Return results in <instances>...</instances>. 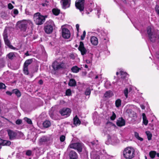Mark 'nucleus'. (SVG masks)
I'll return each instance as SVG.
<instances>
[{
  "mask_svg": "<svg viewBox=\"0 0 159 159\" xmlns=\"http://www.w3.org/2000/svg\"><path fill=\"white\" fill-rule=\"evenodd\" d=\"M147 33L149 39L150 41L152 43L155 42L157 37L159 39V31H152L151 28L150 26H148L147 28Z\"/></svg>",
  "mask_w": 159,
  "mask_h": 159,
  "instance_id": "f257e3e1",
  "label": "nucleus"
},
{
  "mask_svg": "<svg viewBox=\"0 0 159 159\" xmlns=\"http://www.w3.org/2000/svg\"><path fill=\"white\" fill-rule=\"evenodd\" d=\"M48 17L47 15H42L39 12L35 13L34 15V20L35 23L38 25L43 24L45 22L46 18Z\"/></svg>",
  "mask_w": 159,
  "mask_h": 159,
  "instance_id": "f03ea898",
  "label": "nucleus"
},
{
  "mask_svg": "<svg viewBox=\"0 0 159 159\" xmlns=\"http://www.w3.org/2000/svg\"><path fill=\"white\" fill-rule=\"evenodd\" d=\"M123 155L126 159H132L135 155V150L132 147H128L124 149Z\"/></svg>",
  "mask_w": 159,
  "mask_h": 159,
  "instance_id": "7ed1b4c3",
  "label": "nucleus"
},
{
  "mask_svg": "<svg viewBox=\"0 0 159 159\" xmlns=\"http://www.w3.org/2000/svg\"><path fill=\"white\" fill-rule=\"evenodd\" d=\"M69 148H73L77 150L80 154H81L83 151L84 150V152L86 151L84 145L82 143L78 142L70 144L68 146V149Z\"/></svg>",
  "mask_w": 159,
  "mask_h": 159,
  "instance_id": "20e7f679",
  "label": "nucleus"
},
{
  "mask_svg": "<svg viewBox=\"0 0 159 159\" xmlns=\"http://www.w3.org/2000/svg\"><path fill=\"white\" fill-rule=\"evenodd\" d=\"M52 138L50 136H43L39 139V144L40 146H48L52 143Z\"/></svg>",
  "mask_w": 159,
  "mask_h": 159,
  "instance_id": "39448f33",
  "label": "nucleus"
},
{
  "mask_svg": "<svg viewBox=\"0 0 159 159\" xmlns=\"http://www.w3.org/2000/svg\"><path fill=\"white\" fill-rule=\"evenodd\" d=\"M54 26L53 22L51 20H49L45 23L44 26V30L45 32L47 34L51 33L53 30V27Z\"/></svg>",
  "mask_w": 159,
  "mask_h": 159,
  "instance_id": "423d86ee",
  "label": "nucleus"
},
{
  "mask_svg": "<svg viewBox=\"0 0 159 159\" xmlns=\"http://www.w3.org/2000/svg\"><path fill=\"white\" fill-rule=\"evenodd\" d=\"M107 141L106 142V143L107 145L110 144H114L115 143H118L119 140L117 139V138L115 135L111 136L109 134L107 135Z\"/></svg>",
  "mask_w": 159,
  "mask_h": 159,
  "instance_id": "0eeeda50",
  "label": "nucleus"
},
{
  "mask_svg": "<svg viewBox=\"0 0 159 159\" xmlns=\"http://www.w3.org/2000/svg\"><path fill=\"white\" fill-rule=\"evenodd\" d=\"M33 62V59H29L26 60L25 62L23 68V71L24 74L25 75H28L29 72L28 69V66L30 64Z\"/></svg>",
  "mask_w": 159,
  "mask_h": 159,
  "instance_id": "6e6552de",
  "label": "nucleus"
},
{
  "mask_svg": "<svg viewBox=\"0 0 159 159\" xmlns=\"http://www.w3.org/2000/svg\"><path fill=\"white\" fill-rule=\"evenodd\" d=\"M52 66L54 70H57L60 69H65L66 68V66L63 61L56 64L55 62L53 63Z\"/></svg>",
  "mask_w": 159,
  "mask_h": 159,
  "instance_id": "1a4fd4ad",
  "label": "nucleus"
},
{
  "mask_svg": "<svg viewBox=\"0 0 159 159\" xmlns=\"http://www.w3.org/2000/svg\"><path fill=\"white\" fill-rule=\"evenodd\" d=\"M84 2L85 0H76L75 1V7L81 12L83 11L84 10Z\"/></svg>",
  "mask_w": 159,
  "mask_h": 159,
  "instance_id": "9d476101",
  "label": "nucleus"
},
{
  "mask_svg": "<svg viewBox=\"0 0 159 159\" xmlns=\"http://www.w3.org/2000/svg\"><path fill=\"white\" fill-rule=\"evenodd\" d=\"M9 139L11 140H14L17 139V133L12 130L9 129L7 130Z\"/></svg>",
  "mask_w": 159,
  "mask_h": 159,
  "instance_id": "9b49d317",
  "label": "nucleus"
},
{
  "mask_svg": "<svg viewBox=\"0 0 159 159\" xmlns=\"http://www.w3.org/2000/svg\"><path fill=\"white\" fill-rule=\"evenodd\" d=\"M71 110L68 108H64L59 111V113L62 116H69L71 112Z\"/></svg>",
  "mask_w": 159,
  "mask_h": 159,
  "instance_id": "f8f14e48",
  "label": "nucleus"
},
{
  "mask_svg": "<svg viewBox=\"0 0 159 159\" xmlns=\"http://www.w3.org/2000/svg\"><path fill=\"white\" fill-rule=\"evenodd\" d=\"M78 49L81 52V54L83 56L85 55L88 51V50H87L85 48L84 43L82 41H80V45Z\"/></svg>",
  "mask_w": 159,
  "mask_h": 159,
  "instance_id": "ddd939ff",
  "label": "nucleus"
},
{
  "mask_svg": "<svg viewBox=\"0 0 159 159\" xmlns=\"http://www.w3.org/2000/svg\"><path fill=\"white\" fill-rule=\"evenodd\" d=\"M17 25L18 28L23 32H25L27 28V23L25 22H18Z\"/></svg>",
  "mask_w": 159,
  "mask_h": 159,
  "instance_id": "4468645a",
  "label": "nucleus"
},
{
  "mask_svg": "<svg viewBox=\"0 0 159 159\" xmlns=\"http://www.w3.org/2000/svg\"><path fill=\"white\" fill-rule=\"evenodd\" d=\"M62 8L66 9L70 7V0H61V1Z\"/></svg>",
  "mask_w": 159,
  "mask_h": 159,
  "instance_id": "2eb2a0df",
  "label": "nucleus"
},
{
  "mask_svg": "<svg viewBox=\"0 0 159 159\" xmlns=\"http://www.w3.org/2000/svg\"><path fill=\"white\" fill-rule=\"evenodd\" d=\"M62 37L65 39H68L70 37V33L68 29L64 28L62 31Z\"/></svg>",
  "mask_w": 159,
  "mask_h": 159,
  "instance_id": "dca6fc26",
  "label": "nucleus"
},
{
  "mask_svg": "<svg viewBox=\"0 0 159 159\" xmlns=\"http://www.w3.org/2000/svg\"><path fill=\"white\" fill-rule=\"evenodd\" d=\"M69 159H77L78 154L74 150L70 151L69 154Z\"/></svg>",
  "mask_w": 159,
  "mask_h": 159,
  "instance_id": "f3484780",
  "label": "nucleus"
},
{
  "mask_svg": "<svg viewBox=\"0 0 159 159\" xmlns=\"http://www.w3.org/2000/svg\"><path fill=\"white\" fill-rule=\"evenodd\" d=\"M125 121L122 118H119L117 120L116 125L118 126H122L125 125Z\"/></svg>",
  "mask_w": 159,
  "mask_h": 159,
  "instance_id": "a211bd4d",
  "label": "nucleus"
},
{
  "mask_svg": "<svg viewBox=\"0 0 159 159\" xmlns=\"http://www.w3.org/2000/svg\"><path fill=\"white\" fill-rule=\"evenodd\" d=\"M120 73L121 75L120 78L123 80H126L128 78V75L127 73L124 71H121Z\"/></svg>",
  "mask_w": 159,
  "mask_h": 159,
  "instance_id": "6ab92c4d",
  "label": "nucleus"
},
{
  "mask_svg": "<svg viewBox=\"0 0 159 159\" xmlns=\"http://www.w3.org/2000/svg\"><path fill=\"white\" fill-rule=\"evenodd\" d=\"M81 122L77 116H76L73 118V124L76 126L80 125Z\"/></svg>",
  "mask_w": 159,
  "mask_h": 159,
  "instance_id": "aec40b11",
  "label": "nucleus"
},
{
  "mask_svg": "<svg viewBox=\"0 0 159 159\" xmlns=\"http://www.w3.org/2000/svg\"><path fill=\"white\" fill-rule=\"evenodd\" d=\"M90 41L92 44L94 45H97L98 43L97 38L95 36H92L91 38Z\"/></svg>",
  "mask_w": 159,
  "mask_h": 159,
  "instance_id": "412c9836",
  "label": "nucleus"
},
{
  "mask_svg": "<svg viewBox=\"0 0 159 159\" xmlns=\"http://www.w3.org/2000/svg\"><path fill=\"white\" fill-rule=\"evenodd\" d=\"M68 84L70 87H75L76 85V82L74 79H71L70 80Z\"/></svg>",
  "mask_w": 159,
  "mask_h": 159,
  "instance_id": "4be33fe9",
  "label": "nucleus"
},
{
  "mask_svg": "<svg viewBox=\"0 0 159 159\" xmlns=\"http://www.w3.org/2000/svg\"><path fill=\"white\" fill-rule=\"evenodd\" d=\"M81 69L80 68H79L76 66L72 67L71 69L72 72L75 73H77Z\"/></svg>",
  "mask_w": 159,
  "mask_h": 159,
  "instance_id": "5701e85b",
  "label": "nucleus"
},
{
  "mask_svg": "<svg viewBox=\"0 0 159 159\" xmlns=\"http://www.w3.org/2000/svg\"><path fill=\"white\" fill-rule=\"evenodd\" d=\"M13 93L15 94L19 98L21 96V93L20 91L17 89H15L12 90Z\"/></svg>",
  "mask_w": 159,
  "mask_h": 159,
  "instance_id": "b1692460",
  "label": "nucleus"
},
{
  "mask_svg": "<svg viewBox=\"0 0 159 159\" xmlns=\"http://www.w3.org/2000/svg\"><path fill=\"white\" fill-rule=\"evenodd\" d=\"M43 125L44 128H47L50 126L51 123L49 121L46 120L43 123Z\"/></svg>",
  "mask_w": 159,
  "mask_h": 159,
  "instance_id": "393cba45",
  "label": "nucleus"
},
{
  "mask_svg": "<svg viewBox=\"0 0 159 159\" xmlns=\"http://www.w3.org/2000/svg\"><path fill=\"white\" fill-rule=\"evenodd\" d=\"M52 12L54 15L57 16L60 14V10L57 8H54L52 10Z\"/></svg>",
  "mask_w": 159,
  "mask_h": 159,
  "instance_id": "a878e982",
  "label": "nucleus"
},
{
  "mask_svg": "<svg viewBox=\"0 0 159 159\" xmlns=\"http://www.w3.org/2000/svg\"><path fill=\"white\" fill-rule=\"evenodd\" d=\"M143 123L145 125H147L148 123V120L147 119V117L145 113L142 114Z\"/></svg>",
  "mask_w": 159,
  "mask_h": 159,
  "instance_id": "bb28decb",
  "label": "nucleus"
},
{
  "mask_svg": "<svg viewBox=\"0 0 159 159\" xmlns=\"http://www.w3.org/2000/svg\"><path fill=\"white\" fill-rule=\"evenodd\" d=\"M49 114L50 117L53 119H55L56 116V114L55 111H49Z\"/></svg>",
  "mask_w": 159,
  "mask_h": 159,
  "instance_id": "cd10ccee",
  "label": "nucleus"
},
{
  "mask_svg": "<svg viewBox=\"0 0 159 159\" xmlns=\"http://www.w3.org/2000/svg\"><path fill=\"white\" fill-rule=\"evenodd\" d=\"M5 43L6 45L10 48H12L13 47L11 45V43L8 39H4Z\"/></svg>",
  "mask_w": 159,
  "mask_h": 159,
  "instance_id": "c85d7f7f",
  "label": "nucleus"
},
{
  "mask_svg": "<svg viewBox=\"0 0 159 159\" xmlns=\"http://www.w3.org/2000/svg\"><path fill=\"white\" fill-rule=\"evenodd\" d=\"M156 152L155 151H151L149 153V155L150 157L153 159L155 158V156L156 155Z\"/></svg>",
  "mask_w": 159,
  "mask_h": 159,
  "instance_id": "c756f323",
  "label": "nucleus"
},
{
  "mask_svg": "<svg viewBox=\"0 0 159 159\" xmlns=\"http://www.w3.org/2000/svg\"><path fill=\"white\" fill-rule=\"evenodd\" d=\"M11 144V142L10 141L3 140L2 145L3 146H9Z\"/></svg>",
  "mask_w": 159,
  "mask_h": 159,
  "instance_id": "7c9ffc66",
  "label": "nucleus"
},
{
  "mask_svg": "<svg viewBox=\"0 0 159 159\" xmlns=\"http://www.w3.org/2000/svg\"><path fill=\"white\" fill-rule=\"evenodd\" d=\"M134 135L135 137L138 140H140V141H143V138L140 137L139 136V133L136 132H134Z\"/></svg>",
  "mask_w": 159,
  "mask_h": 159,
  "instance_id": "2f4dec72",
  "label": "nucleus"
},
{
  "mask_svg": "<svg viewBox=\"0 0 159 159\" xmlns=\"http://www.w3.org/2000/svg\"><path fill=\"white\" fill-rule=\"evenodd\" d=\"M123 80H121V79L120 78L118 79L116 82H113V83L114 84H116L118 85L119 86H120L121 85L123 84Z\"/></svg>",
  "mask_w": 159,
  "mask_h": 159,
  "instance_id": "473e14b6",
  "label": "nucleus"
},
{
  "mask_svg": "<svg viewBox=\"0 0 159 159\" xmlns=\"http://www.w3.org/2000/svg\"><path fill=\"white\" fill-rule=\"evenodd\" d=\"M146 134L147 136L148 139V140L152 139V134L149 131H147L146 132Z\"/></svg>",
  "mask_w": 159,
  "mask_h": 159,
  "instance_id": "72a5a7b5",
  "label": "nucleus"
},
{
  "mask_svg": "<svg viewBox=\"0 0 159 159\" xmlns=\"http://www.w3.org/2000/svg\"><path fill=\"white\" fill-rule=\"evenodd\" d=\"M121 104V101L120 99H118L116 101L115 105L117 107H120Z\"/></svg>",
  "mask_w": 159,
  "mask_h": 159,
  "instance_id": "f704fd0d",
  "label": "nucleus"
},
{
  "mask_svg": "<svg viewBox=\"0 0 159 159\" xmlns=\"http://www.w3.org/2000/svg\"><path fill=\"white\" fill-rule=\"evenodd\" d=\"M7 56L9 59L11 60H12L13 58L15 57L14 54L12 52L9 53L7 55Z\"/></svg>",
  "mask_w": 159,
  "mask_h": 159,
  "instance_id": "c9c22d12",
  "label": "nucleus"
},
{
  "mask_svg": "<svg viewBox=\"0 0 159 159\" xmlns=\"http://www.w3.org/2000/svg\"><path fill=\"white\" fill-rule=\"evenodd\" d=\"M104 86L107 89H109L111 86L110 82L108 81H106L104 84Z\"/></svg>",
  "mask_w": 159,
  "mask_h": 159,
  "instance_id": "e433bc0d",
  "label": "nucleus"
},
{
  "mask_svg": "<svg viewBox=\"0 0 159 159\" xmlns=\"http://www.w3.org/2000/svg\"><path fill=\"white\" fill-rule=\"evenodd\" d=\"M91 93V91L90 89L88 88L86 89L85 92V94L86 96L89 95H90Z\"/></svg>",
  "mask_w": 159,
  "mask_h": 159,
  "instance_id": "4c0bfd02",
  "label": "nucleus"
},
{
  "mask_svg": "<svg viewBox=\"0 0 159 159\" xmlns=\"http://www.w3.org/2000/svg\"><path fill=\"white\" fill-rule=\"evenodd\" d=\"M24 120L26 122L29 124H32V122L30 119L28 118L27 117H25L24 118Z\"/></svg>",
  "mask_w": 159,
  "mask_h": 159,
  "instance_id": "58836bf2",
  "label": "nucleus"
},
{
  "mask_svg": "<svg viewBox=\"0 0 159 159\" xmlns=\"http://www.w3.org/2000/svg\"><path fill=\"white\" fill-rule=\"evenodd\" d=\"M87 53L88 54L87 55V56L88 57V58L92 60L93 57V54L91 53L89 51Z\"/></svg>",
  "mask_w": 159,
  "mask_h": 159,
  "instance_id": "ea45409f",
  "label": "nucleus"
},
{
  "mask_svg": "<svg viewBox=\"0 0 159 159\" xmlns=\"http://www.w3.org/2000/svg\"><path fill=\"white\" fill-rule=\"evenodd\" d=\"M111 92L110 91H107L104 94V96L105 98L110 97Z\"/></svg>",
  "mask_w": 159,
  "mask_h": 159,
  "instance_id": "a19ab883",
  "label": "nucleus"
},
{
  "mask_svg": "<svg viewBox=\"0 0 159 159\" xmlns=\"http://www.w3.org/2000/svg\"><path fill=\"white\" fill-rule=\"evenodd\" d=\"M66 96H70L71 95V92L70 89H67L66 92Z\"/></svg>",
  "mask_w": 159,
  "mask_h": 159,
  "instance_id": "79ce46f5",
  "label": "nucleus"
},
{
  "mask_svg": "<svg viewBox=\"0 0 159 159\" xmlns=\"http://www.w3.org/2000/svg\"><path fill=\"white\" fill-rule=\"evenodd\" d=\"M112 115L110 117V119L111 120H114L116 117V115L114 111L112 112Z\"/></svg>",
  "mask_w": 159,
  "mask_h": 159,
  "instance_id": "37998d69",
  "label": "nucleus"
},
{
  "mask_svg": "<svg viewBox=\"0 0 159 159\" xmlns=\"http://www.w3.org/2000/svg\"><path fill=\"white\" fill-rule=\"evenodd\" d=\"M128 88H125L124 91V93L126 98H128Z\"/></svg>",
  "mask_w": 159,
  "mask_h": 159,
  "instance_id": "c03bdc74",
  "label": "nucleus"
},
{
  "mask_svg": "<svg viewBox=\"0 0 159 159\" xmlns=\"http://www.w3.org/2000/svg\"><path fill=\"white\" fill-rule=\"evenodd\" d=\"M66 137L64 135H61L60 137V140L61 142H63L65 140Z\"/></svg>",
  "mask_w": 159,
  "mask_h": 159,
  "instance_id": "a18cd8bd",
  "label": "nucleus"
},
{
  "mask_svg": "<svg viewBox=\"0 0 159 159\" xmlns=\"http://www.w3.org/2000/svg\"><path fill=\"white\" fill-rule=\"evenodd\" d=\"M49 2L47 1H45L44 2H42L41 4L42 6L43 7L47 6L48 5Z\"/></svg>",
  "mask_w": 159,
  "mask_h": 159,
  "instance_id": "49530a36",
  "label": "nucleus"
},
{
  "mask_svg": "<svg viewBox=\"0 0 159 159\" xmlns=\"http://www.w3.org/2000/svg\"><path fill=\"white\" fill-rule=\"evenodd\" d=\"M86 36V31L85 30L84 31L83 34L81 36V39L82 40H83Z\"/></svg>",
  "mask_w": 159,
  "mask_h": 159,
  "instance_id": "de8ad7c7",
  "label": "nucleus"
},
{
  "mask_svg": "<svg viewBox=\"0 0 159 159\" xmlns=\"http://www.w3.org/2000/svg\"><path fill=\"white\" fill-rule=\"evenodd\" d=\"M6 86L5 84L2 83H0V89H5Z\"/></svg>",
  "mask_w": 159,
  "mask_h": 159,
  "instance_id": "09e8293b",
  "label": "nucleus"
},
{
  "mask_svg": "<svg viewBox=\"0 0 159 159\" xmlns=\"http://www.w3.org/2000/svg\"><path fill=\"white\" fill-rule=\"evenodd\" d=\"M32 154V151L30 150H27L26 152V155L28 156H30Z\"/></svg>",
  "mask_w": 159,
  "mask_h": 159,
  "instance_id": "8fccbe9b",
  "label": "nucleus"
},
{
  "mask_svg": "<svg viewBox=\"0 0 159 159\" xmlns=\"http://www.w3.org/2000/svg\"><path fill=\"white\" fill-rule=\"evenodd\" d=\"M97 10V15L98 16V18L99 17V16L100 14V9L99 8H97L96 9H95V10Z\"/></svg>",
  "mask_w": 159,
  "mask_h": 159,
  "instance_id": "3c124183",
  "label": "nucleus"
},
{
  "mask_svg": "<svg viewBox=\"0 0 159 159\" xmlns=\"http://www.w3.org/2000/svg\"><path fill=\"white\" fill-rule=\"evenodd\" d=\"M15 122L17 125H19L21 124L22 121L21 120L18 119Z\"/></svg>",
  "mask_w": 159,
  "mask_h": 159,
  "instance_id": "603ef678",
  "label": "nucleus"
},
{
  "mask_svg": "<svg viewBox=\"0 0 159 159\" xmlns=\"http://www.w3.org/2000/svg\"><path fill=\"white\" fill-rule=\"evenodd\" d=\"M3 36L4 39H8V34L7 33L3 34Z\"/></svg>",
  "mask_w": 159,
  "mask_h": 159,
  "instance_id": "864d4df0",
  "label": "nucleus"
},
{
  "mask_svg": "<svg viewBox=\"0 0 159 159\" xmlns=\"http://www.w3.org/2000/svg\"><path fill=\"white\" fill-rule=\"evenodd\" d=\"M8 8L10 9H12L14 7L13 6L11 3H9L8 4Z\"/></svg>",
  "mask_w": 159,
  "mask_h": 159,
  "instance_id": "5fc2aeb1",
  "label": "nucleus"
},
{
  "mask_svg": "<svg viewBox=\"0 0 159 159\" xmlns=\"http://www.w3.org/2000/svg\"><path fill=\"white\" fill-rule=\"evenodd\" d=\"M6 93L9 95L11 96L12 94H13L12 90L11 91V92H10V91H6Z\"/></svg>",
  "mask_w": 159,
  "mask_h": 159,
  "instance_id": "6e6d98bb",
  "label": "nucleus"
},
{
  "mask_svg": "<svg viewBox=\"0 0 159 159\" xmlns=\"http://www.w3.org/2000/svg\"><path fill=\"white\" fill-rule=\"evenodd\" d=\"M13 13L14 14L16 15H17L18 13V11L16 9H13Z\"/></svg>",
  "mask_w": 159,
  "mask_h": 159,
  "instance_id": "4d7b16f0",
  "label": "nucleus"
},
{
  "mask_svg": "<svg viewBox=\"0 0 159 159\" xmlns=\"http://www.w3.org/2000/svg\"><path fill=\"white\" fill-rule=\"evenodd\" d=\"M92 60V59L88 58V59L86 60V63L87 64L90 63L91 62Z\"/></svg>",
  "mask_w": 159,
  "mask_h": 159,
  "instance_id": "13d9d810",
  "label": "nucleus"
},
{
  "mask_svg": "<svg viewBox=\"0 0 159 159\" xmlns=\"http://www.w3.org/2000/svg\"><path fill=\"white\" fill-rule=\"evenodd\" d=\"M76 27L77 29V30L78 32H79V24H77L76 25Z\"/></svg>",
  "mask_w": 159,
  "mask_h": 159,
  "instance_id": "bf43d9fd",
  "label": "nucleus"
},
{
  "mask_svg": "<svg viewBox=\"0 0 159 159\" xmlns=\"http://www.w3.org/2000/svg\"><path fill=\"white\" fill-rule=\"evenodd\" d=\"M70 58L72 59H75V57L74 54H71L70 55Z\"/></svg>",
  "mask_w": 159,
  "mask_h": 159,
  "instance_id": "052dcab7",
  "label": "nucleus"
},
{
  "mask_svg": "<svg viewBox=\"0 0 159 159\" xmlns=\"http://www.w3.org/2000/svg\"><path fill=\"white\" fill-rule=\"evenodd\" d=\"M38 83L39 84L42 85L43 83V81L41 79L39 81Z\"/></svg>",
  "mask_w": 159,
  "mask_h": 159,
  "instance_id": "680f3d73",
  "label": "nucleus"
},
{
  "mask_svg": "<svg viewBox=\"0 0 159 159\" xmlns=\"http://www.w3.org/2000/svg\"><path fill=\"white\" fill-rule=\"evenodd\" d=\"M93 159H100V157L99 156H95L93 157Z\"/></svg>",
  "mask_w": 159,
  "mask_h": 159,
  "instance_id": "e2e57ef3",
  "label": "nucleus"
},
{
  "mask_svg": "<svg viewBox=\"0 0 159 159\" xmlns=\"http://www.w3.org/2000/svg\"><path fill=\"white\" fill-rule=\"evenodd\" d=\"M5 33H7V30L6 27L5 28V29L4 30V32L3 33V34H5Z\"/></svg>",
  "mask_w": 159,
  "mask_h": 159,
  "instance_id": "0e129e2a",
  "label": "nucleus"
},
{
  "mask_svg": "<svg viewBox=\"0 0 159 159\" xmlns=\"http://www.w3.org/2000/svg\"><path fill=\"white\" fill-rule=\"evenodd\" d=\"M156 57L159 59V53H156Z\"/></svg>",
  "mask_w": 159,
  "mask_h": 159,
  "instance_id": "69168bd1",
  "label": "nucleus"
},
{
  "mask_svg": "<svg viewBox=\"0 0 159 159\" xmlns=\"http://www.w3.org/2000/svg\"><path fill=\"white\" fill-rule=\"evenodd\" d=\"M25 55L26 56H29L30 55V54H29V52H28V51H27L26 53H25Z\"/></svg>",
  "mask_w": 159,
  "mask_h": 159,
  "instance_id": "338daca9",
  "label": "nucleus"
},
{
  "mask_svg": "<svg viewBox=\"0 0 159 159\" xmlns=\"http://www.w3.org/2000/svg\"><path fill=\"white\" fill-rule=\"evenodd\" d=\"M86 74H87V72L86 71L82 72V75H86Z\"/></svg>",
  "mask_w": 159,
  "mask_h": 159,
  "instance_id": "774afa93",
  "label": "nucleus"
}]
</instances>
